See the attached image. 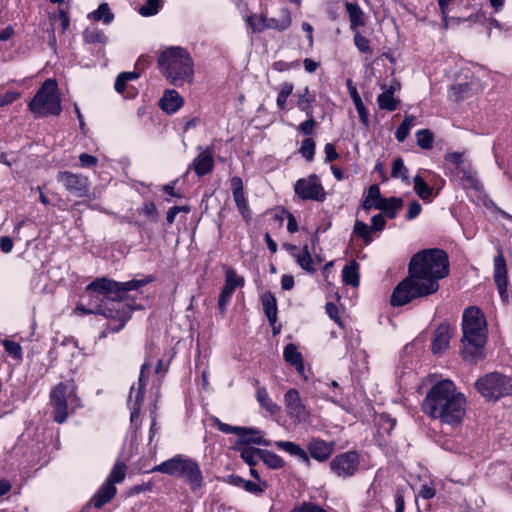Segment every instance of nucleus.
I'll return each instance as SVG.
<instances>
[{
    "label": "nucleus",
    "mask_w": 512,
    "mask_h": 512,
    "mask_svg": "<svg viewBox=\"0 0 512 512\" xmlns=\"http://www.w3.org/2000/svg\"><path fill=\"white\" fill-rule=\"evenodd\" d=\"M307 449L311 457L320 462L326 461L333 452V446L320 439H312Z\"/></svg>",
    "instance_id": "21"
},
{
    "label": "nucleus",
    "mask_w": 512,
    "mask_h": 512,
    "mask_svg": "<svg viewBox=\"0 0 512 512\" xmlns=\"http://www.w3.org/2000/svg\"><path fill=\"white\" fill-rule=\"evenodd\" d=\"M475 388L485 399L496 401L512 395V377L499 372L487 373L476 380Z\"/></svg>",
    "instance_id": "9"
},
{
    "label": "nucleus",
    "mask_w": 512,
    "mask_h": 512,
    "mask_svg": "<svg viewBox=\"0 0 512 512\" xmlns=\"http://www.w3.org/2000/svg\"><path fill=\"white\" fill-rule=\"evenodd\" d=\"M260 460H262L264 464L272 469H279L284 466V460L277 454L268 450L262 449Z\"/></svg>",
    "instance_id": "38"
},
{
    "label": "nucleus",
    "mask_w": 512,
    "mask_h": 512,
    "mask_svg": "<svg viewBox=\"0 0 512 512\" xmlns=\"http://www.w3.org/2000/svg\"><path fill=\"white\" fill-rule=\"evenodd\" d=\"M379 432L389 434L394 428L396 421L387 414H381L376 419Z\"/></svg>",
    "instance_id": "46"
},
{
    "label": "nucleus",
    "mask_w": 512,
    "mask_h": 512,
    "mask_svg": "<svg viewBox=\"0 0 512 512\" xmlns=\"http://www.w3.org/2000/svg\"><path fill=\"white\" fill-rule=\"evenodd\" d=\"M90 16L95 21H103L105 24H109L113 20V14L107 3L100 4L98 9L92 12Z\"/></svg>",
    "instance_id": "41"
},
{
    "label": "nucleus",
    "mask_w": 512,
    "mask_h": 512,
    "mask_svg": "<svg viewBox=\"0 0 512 512\" xmlns=\"http://www.w3.org/2000/svg\"><path fill=\"white\" fill-rule=\"evenodd\" d=\"M292 24L291 12L288 8H282L277 17L268 18V29L283 32Z\"/></svg>",
    "instance_id": "24"
},
{
    "label": "nucleus",
    "mask_w": 512,
    "mask_h": 512,
    "mask_svg": "<svg viewBox=\"0 0 512 512\" xmlns=\"http://www.w3.org/2000/svg\"><path fill=\"white\" fill-rule=\"evenodd\" d=\"M315 97L313 95H310L309 88L305 87L303 90V93L299 95V99L297 101V107L305 112V114L308 117H311V114H313V107L312 103L314 102Z\"/></svg>",
    "instance_id": "34"
},
{
    "label": "nucleus",
    "mask_w": 512,
    "mask_h": 512,
    "mask_svg": "<svg viewBox=\"0 0 512 512\" xmlns=\"http://www.w3.org/2000/svg\"><path fill=\"white\" fill-rule=\"evenodd\" d=\"M116 493V486L104 482L92 497L91 504L96 509H100L101 507L109 503L114 498Z\"/></svg>",
    "instance_id": "23"
},
{
    "label": "nucleus",
    "mask_w": 512,
    "mask_h": 512,
    "mask_svg": "<svg viewBox=\"0 0 512 512\" xmlns=\"http://www.w3.org/2000/svg\"><path fill=\"white\" fill-rule=\"evenodd\" d=\"M157 64L162 75L174 86H182L193 81L194 61L183 47L165 48L158 56Z\"/></svg>",
    "instance_id": "5"
},
{
    "label": "nucleus",
    "mask_w": 512,
    "mask_h": 512,
    "mask_svg": "<svg viewBox=\"0 0 512 512\" xmlns=\"http://www.w3.org/2000/svg\"><path fill=\"white\" fill-rule=\"evenodd\" d=\"M246 21L253 33H261L268 29V17L263 14H252Z\"/></svg>",
    "instance_id": "33"
},
{
    "label": "nucleus",
    "mask_w": 512,
    "mask_h": 512,
    "mask_svg": "<svg viewBox=\"0 0 512 512\" xmlns=\"http://www.w3.org/2000/svg\"><path fill=\"white\" fill-rule=\"evenodd\" d=\"M184 104V100L176 90H166L163 97L159 101L160 108L168 113L173 114L178 111Z\"/></svg>",
    "instance_id": "20"
},
{
    "label": "nucleus",
    "mask_w": 512,
    "mask_h": 512,
    "mask_svg": "<svg viewBox=\"0 0 512 512\" xmlns=\"http://www.w3.org/2000/svg\"><path fill=\"white\" fill-rule=\"evenodd\" d=\"M214 423L215 426L223 433L239 435L241 437L242 442L244 443H254L264 446L271 445V442L264 439L261 435V432L258 430L246 429L238 426H231L221 422L217 418L214 419Z\"/></svg>",
    "instance_id": "16"
},
{
    "label": "nucleus",
    "mask_w": 512,
    "mask_h": 512,
    "mask_svg": "<svg viewBox=\"0 0 512 512\" xmlns=\"http://www.w3.org/2000/svg\"><path fill=\"white\" fill-rule=\"evenodd\" d=\"M462 355L466 361L476 363L484 357L487 324L484 314L477 307L465 309L462 316Z\"/></svg>",
    "instance_id": "4"
},
{
    "label": "nucleus",
    "mask_w": 512,
    "mask_h": 512,
    "mask_svg": "<svg viewBox=\"0 0 512 512\" xmlns=\"http://www.w3.org/2000/svg\"><path fill=\"white\" fill-rule=\"evenodd\" d=\"M372 225L371 229L372 231H381L385 227V219L382 214H377L372 217L371 219Z\"/></svg>",
    "instance_id": "62"
},
{
    "label": "nucleus",
    "mask_w": 512,
    "mask_h": 512,
    "mask_svg": "<svg viewBox=\"0 0 512 512\" xmlns=\"http://www.w3.org/2000/svg\"><path fill=\"white\" fill-rule=\"evenodd\" d=\"M391 176L393 178H400L406 184H409L408 169L405 167L404 162L401 158H396L392 163Z\"/></svg>",
    "instance_id": "39"
},
{
    "label": "nucleus",
    "mask_w": 512,
    "mask_h": 512,
    "mask_svg": "<svg viewBox=\"0 0 512 512\" xmlns=\"http://www.w3.org/2000/svg\"><path fill=\"white\" fill-rule=\"evenodd\" d=\"M153 280L151 275L126 282H117L106 277L97 278L85 289L88 307L79 303L76 311L83 314H99L108 319L107 326L102 332L103 337L109 333L119 332L124 328L132 313V307L126 302V293L138 290Z\"/></svg>",
    "instance_id": "1"
},
{
    "label": "nucleus",
    "mask_w": 512,
    "mask_h": 512,
    "mask_svg": "<svg viewBox=\"0 0 512 512\" xmlns=\"http://www.w3.org/2000/svg\"><path fill=\"white\" fill-rule=\"evenodd\" d=\"M231 190L233 195L244 193L243 182L240 177L234 176L231 179Z\"/></svg>",
    "instance_id": "63"
},
{
    "label": "nucleus",
    "mask_w": 512,
    "mask_h": 512,
    "mask_svg": "<svg viewBox=\"0 0 512 512\" xmlns=\"http://www.w3.org/2000/svg\"><path fill=\"white\" fill-rule=\"evenodd\" d=\"M416 138H417V145L420 148H422V149L432 148L433 135L429 130H427V129L419 130L416 133Z\"/></svg>",
    "instance_id": "47"
},
{
    "label": "nucleus",
    "mask_w": 512,
    "mask_h": 512,
    "mask_svg": "<svg viewBox=\"0 0 512 512\" xmlns=\"http://www.w3.org/2000/svg\"><path fill=\"white\" fill-rule=\"evenodd\" d=\"M416 121L415 116H407L397 128L395 132V137L399 142H403L410 133L411 128L413 127Z\"/></svg>",
    "instance_id": "40"
},
{
    "label": "nucleus",
    "mask_w": 512,
    "mask_h": 512,
    "mask_svg": "<svg viewBox=\"0 0 512 512\" xmlns=\"http://www.w3.org/2000/svg\"><path fill=\"white\" fill-rule=\"evenodd\" d=\"M403 206V200L397 197L384 198L375 209L383 211L390 219L395 218L397 211Z\"/></svg>",
    "instance_id": "27"
},
{
    "label": "nucleus",
    "mask_w": 512,
    "mask_h": 512,
    "mask_svg": "<svg viewBox=\"0 0 512 512\" xmlns=\"http://www.w3.org/2000/svg\"><path fill=\"white\" fill-rule=\"evenodd\" d=\"M415 193L424 201H431L433 189L419 175L413 179Z\"/></svg>",
    "instance_id": "31"
},
{
    "label": "nucleus",
    "mask_w": 512,
    "mask_h": 512,
    "mask_svg": "<svg viewBox=\"0 0 512 512\" xmlns=\"http://www.w3.org/2000/svg\"><path fill=\"white\" fill-rule=\"evenodd\" d=\"M353 103L355 105V108L357 110V113L359 115V118H360L361 122L364 125H368L369 114H368V111L366 110V108L364 106V103H363L362 99L360 98V99L354 101Z\"/></svg>",
    "instance_id": "55"
},
{
    "label": "nucleus",
    "mask_w": 512,
    "mask_h": 512,
    "mask_svg": "<svg viewBox=\"0 0 512 512\" xmlns=\"http://www.w3.org/2000/svg\"><path fill=\"white\" fill-rule=\"evenodd\" d=\"M445 160L455 166L463 178L466 179L471 186L476 187L478 180L469 164L465 163L463 154L460 152H449L445 155Z\"/></svg>",
    "instance_id": "17"
},
{
    "label": "nucleus",
    "mask_w": 512,
    "mask_h": 512,
    "mask_svg": "<svg viewBox=\"0 0 512 512\" xmlns=\"http://www.w3.org/2000/svg\"><path fill=\"white\" fill-rule=\"evenodd\" d=\"M162 0H146L139 8V13L142 16L148 17L156 15L161 7Z\"/></svg>",
    "instance_id": "44"
},
{
    "label": "nucleus",
    "mask_w": 512,
    "mask_h": 512,
    "mask_svg": "<svg viewBox=\"0 0 512 512\" xmlns=\"http://www.w3.org/2000/svg\"><path fill=\"white\" fill-rule=\"evenodd\" d=\"M345 7L349 15L350 29L352 32L359 30V27H363L365 25L364 12L356 3L347 2Z\"/></svg>",
    "instance_id": "25"
},
{
    "label": "nucleus",
    "mask_w": 512,
    "mask_h": 512,
    "mask_svg": "<svg viewBox=\"0 0 512 512\" xmlns=\"http://www.w3.org/2000/svg\"><path fill=\"white\" fill-rule=\"evenodd\" d=\"M261 451L262 449H257L253 447H243L240 450V457L243 459L245 463L252 467L256 465L258 460H260Z\"/></svg>",
    "instance_id": "37"
},
{
    "label": "nucleus",
    "mask_w": 512,
    "mask_h": 512,
    "mask_svg": "<svg viewBox=\"0 0 512 512\" xmlns=\"http://www.w3.org/2000/svg\"><path fill=\"white\" fill-rule=\"evenodd\" d=\"M359 466V455L349 451L336 456L330 462V468L340 478H348L354 475Z\"/></svg>",
    "instance_id": "13"
},
{
    "label": "nucleus",
    "mask_w": 512,
    "mask_h": 512,
    "mask_svg": "<svg viewBox=\"0 0 512 512\" xmlns=\"http://www.w3.org/2000/svg\"><path fill=\"white\" fill-rule=\"evenodd\" d=\"M126 469L127 467L124 463H115L109 475L107 476L105 482L113 486H115V484L117 483H121L125 479Z\"/></svg>",
    "instance_id": "32"
},
{
    "label": "nucleus",
    "mask_w": 512,
    "mask_h": 512,
    "mask_svg": "<svg viewBox=\"0 0 512 512\" xmlns=\"http://www.w3.org/2000/svg\"><path fill=\"white\" fill-rule=\"evenodd\" d=\"M299 152L307 161H312L315 153L314 140L311 138L303 140Z\"/></svg>",
    "instance_id": "50"
},
{
    "label": "nucleus",
    "mask_w": 512,
    "mask_h": 512,
    "mask_svg": "<svg viewBox=\"0 0 512 512\" xmlns=\"http://www.w3.org/2000/svg\"><path fill=\"white\" fill-rule=\"evenodd\" d=\"M466 405L465 395L458 391L453 381L445 379L430 388L423 401L422 409L431 418L455 426L462 422Z\"/></svg>",
    "instance_id": "3"
},
{
    "label": "nucleus",
    "mask_w": 512,
    "mask_h": 512,
    "mask_svg": "<svg viewBox=\"0 0 512 512\" xmlns=\"http://www.w3.org/2000/svg\"><path fill=\"white\" fill-rule=\"evenodd\" d=\"M21 94L16 91H7L0 95V108L7 106L19 99Z\"/></svg>",
    "instance_id": "54"
},
{
    "label": "nucleus",
    "mask_w": 512,
    "mask_h": 512,
    "mask_svg": "<svg viewBox=\"0 0 512 512\" xmlns=\"http://www.w3.org/2000/svg\"><path fill=\"white\" fill-rule=\"evenodd\" d=\"M342 280L346 285L358 287L360 282L359 264L355 260L349 261L342 270Z\"/></svg>",
    "instance_id": "26"
},
{
    "label": "nucleus",
    "mask_w": 512,
    "mask_h": 512,
    "mask_svg": "<svg viewBox=\"0 0 512 512\" xmlns=\"http://www.w3.org/2000/svg\"><path fill=\"white\" fill-rule=\"evenodd\" d=\"M256 399L266 411L271 415L278 414L281 410L280 406L275 403L269 396L268 391L265 387H259L256 392Z\"/></svg>",
    "instance_id": "29"
},
{
    "label": "nucleus",
    "mask_w": 512,
    "mask_h": 512,
    "mask_svg": "<svg viewBox=\"0 0 512 512\" xmlns=\"http://www.w3.org/2000/svg\"><path fill=\"white\" fill-rule=\"evenodd\" d=\"M294 86L290 82H284L280 85L279 93L277 96V106L279 109L284 110L286 107L287 99L292 94Z\"/></svg>",
    "instance_id": "42"
},
{
    "label": "nucleus",
    "mask_w": 512,
    "mask_h": 512,
    "mask_svg": "<svg viewBox=\"0 0 512 512\" xmlns=\"http://www.w3.org/2000/svg\"><path fill=\"white\" fill-rule=\"evenodd\" d=\"M50 20L52 22L56 21V20L60 21V27H61L62 33H65L67 31V29L69 28V24H70L69 17L66 14V12L63 10H60L57 15L51 16Z\"/></svg>",
    "instance_id": "56"
},
{
    "label": "nucleus",
    "mask_w": 512,
    "mask_h": 512,
    "mask_svg": "<svg viewBox=\"0 0 512 512\" xmlns=\"http://www.w3.org/2000/svg\"><path fill=\"white\" fill-rule=\"evenodd\" d=\"M28 106L37 117L59 115L62 108L57 82L53 79L45 80Z\"/></svg>",
    "instance_id": "8"
},
{
    "label": "nucleus",
    "mask_w": 512,
    "mask_h": 512,
    "mask_svg": "<svg viewBox=\"0 0 512 512\" xmlns=\"http://www.w3.org/2000/svg\"><path fill=\"white\" fill-rule=\"evenodd\" d=\"M294 191L303 200L320 201L325 196L324 189L316 175L297 180Z\"/></svg>",
    "instance_id": "14"
},
{
    "label": "nucleus",
    "mask_w": 512,
    "mask_h": 512,
    "mask_svg": "<svg viewBox=\"0 0 512 512\" xmlns=\"http://www.w3.org/2000/svg\"><path fill=\"white\" fill-rule=\"evenodd\" d=\"M422 211V207L419 202L413 201L409 204L408 211H407V219L412 220L416 218Z\"/></svg>",
    "instance_id": "59"
},
{
    "label": "nucleus",
    "mask_w": 512,
    "mask_h": 512,
    "mask_svg": "<svg viewBox=\"0 0 512 512\" xmlns=\"http://www.w3.org/2000/svg\"><path fill=\"white\" fill-rule=\"evenodd\" d=\"M452 335V328L449 324H440L434 332L432 341V351L434 354H440L449 347Z\"/></svg>",
    "instance_id": "18"
},
{
    "label": "nucleus",
    "mask_w": 512,
    "mask_h": 512,
    "mask_svg": "<svg viewBox=\"0 0 512 512\" xmlns=\"http://www.w3.org/2000/svg\"><path fill=\"white\" fill-rule=\"evenodd\" d=\"M3 345H4V348H5V351L13 356L14 358H20L21 357V353H22V348L21 346L14 342V341H11V340H5L3 342Z\"/></svg>",
    "instance_id": "53"
},
{
    "label": "nucleus",
    "mask_w": 512,
    "mask_h": 512,
    "mask_svg": "<svg viewBox=\"0 0 512 512\" xmlns=\"http://www.w3.org/2000/svg\"><path fill=\"white\" fill-rule=\"evenodd\" d=\"M152 471L182 478L192 491H196L204 485L199 464L184 454H177L161 462Z\"/></svg>",
    "instance_id": "6"
},
{
    "label": "nucleus",
    "mask_w": 512,
    "mask_h": 512,
    "mask_svg": "<svg viewBox=\"0 0 512 512\" xmlns=\"http://www.w3.org/2000/svg\"><path fill=\"white\" fill-rule=\"evenodd\" d=\"M283 405L287 416L293 423L303 424L311 420V408L296 388L287 389L283 396Z\"/></svg>",
    "instance_id": "10"
},
{
    "label": "nucleus",
    "mask_w": 512,
    "mask_h": 512,
    "mask_svg": "<svg viewBox=\"0 0 512 512\" xmlns=\"http://www.w3.org/2000/svg\"><path fill=\"white\" fill-rule=\"evenodd\" d=\"M225 270V285L220 293L218 306L222 314L225 313L226 308L232 298V295L236 288L243 287L245 280L242 276L238 275L237 272L230 268L224 267Z\"/></svg>",
    "instance_id": "15"
},
{
    "label": "nucleus",
    "mask_w": 512,
    "mask_h": 512,
    "mask_svg": "<svg viewBox=\"0 0 512 512\" xmlns=\"http://www.w3.org/2000/svg\"><path fill=\"white\" fill-rule=\"evenodd\" d=\"M57 180L74 197H85L89 192V180L86 176L62 171L58 173Z\"/></svg>",
    "instance_id": "11"
},
{
    "label": "nucleus",
    "mask_w": 512,
    "mask_h": 512,
    "mask_svg": "<svg viewBox=\"0 0 512 512\" xmlns=\"http://www.w3.org/2000/svg\"><path fill=\"white\" fill-rule=\"evenodd\" d=\"M141 213L150 220H155L157 216L156 206L153 202H146L141 208Z\"/></svg>",
    "instance_id": "57"
},
{
    "label": "nucleus",
    "mask_w": 512,
    "mask_h": 512,
    "mask_svg": "<svg viewBox=\"0 0 512 512\" xmlns=\"http://www.w3.org/2000/svg\"><path fill=\"white\" fill-rule=\"evenodd\" d=\"M181 211H184V212H189L190 209L186 206H174L172 207L168 213H167V217H166V220L169 224H172L175 220V217L176 215L181 212Z\"/></svg>",
    "instance_id": "61"
},
{
    "label": "nucleus",
    "mask_w": 512,
    "mask_h": 512,
    "mask_svg": "<svg viewBox=\"0 0 512 512\" xmlns=\"http://www.w3.org/2000/svg\"><path fill=\"white\" fill-rule=\"evenodd\" d=\"M49 410L56 423H64L70 412L80 407L75 388L69 383H59L50 392Z\"/></svg>",
    "instance_id": "7"
},
{
    "label": "nucleus",
    "mask_w": 512,
    "mask_h": 512,
    "mask_svg": "<svg viewBox=\"0 0 512 512\" xmlns=\"http://www.w3.org/2000/svg\"><path fill=\"white\" fill-rule=\"evenodd\" d=\"M236 206L245 221L250 219V211L244 193L233 195Z\"/></svg>",
    "instance_id": "51"
},
{
    "label": "nucleus",
    "mask_w": 512,
    "mask_h": 512,
    "mask_svg": "<svg viewBox=\"0 0 512 512\" xmlns=\"http://www.w3.org/2000/svg\"><path fill=\"white\" fill-rule=\"evenodd\" d=\"M378 105L383 110L394 111L398 106V100L394 98L391 91H383L377 97Z\"/></svg>",
    "instance_id": "36"
},
{
    "label": "nucleus",
    "mask_w": 512,
    "mask_h": 512,
    "mask_svg": "<svg viewBox=\"0 0 512 512\" xmlns=\"http://www.w3.org/2000/svg\"><path fill=\"white\" fill-rule=\"evenodd\" d=\"M448 272V258H411L409 275L394 288L391 304L403 306L415 298L435 293L438 280Z\"/></svg>",
    "instance_id": "2"
},
{
    "label": "nucleus",
    "mask_w": 512,
    "mask_h": 512,
    "mask_svg": "<svg viewBox=\"0 0 512 512\" xmlns=\"http://www.w3.org/2000/svg\"><path fill=\"white\" fill-rule=\"evenodd\" d=\"M354 232L366 242L371 240L372 229L366 223L356 220L354 225Z\"/></svg>",
    "instance_id": "52"
},
{
    "label": "nucleus",
    "mask_w": 512,
    "mask_h": 512,
    "mask_svg": "<svg viewBox=\"0 0 512 512\" xmlns=\"http://www.w3.org/2000/svg\"><path fill=\"white\" fill-rule=\"evenodd\" d=\"M147 367V363H144L142 365L138 382L136 385H132L130 389L127 403L129 409L131 410V422H134L135 419L139 417L140 408L144 400L146 385L148 382V378L145 375V370L147 369Z\"/></svg>",
    "instance_id": "12"
},
{
    "label": "nucleus",
    "mask_w": 512,
    "mask_h": 512,
    "mask_svg": "<svg viewBox=\"0 0 512 512\" xmlns=\"http://www.w3.org/2000/svg\"><path fill=\"white\" fill-rule=\"evenodd\" d=\"M316 127V122L313 119V114H311V117H308L306 121L300 124L299 129L305 134L310 135L313 133L314 129Z\"/></svg>",
    "instance_id": "58"
},
{
    "label": "nucleus",
    "mask_w": 512,
    "mask_h": 512,
    "mask_svg": "<svg viewBox=\"0 0 512 512\" xmlns=\"http://www.w3.org/2000/svg\"><path fill=\"white\" fill-rule=\"evenodd\" d=\"M324 152L326 155V161L332 162L338 158V153L333 144L327 143L324 147Z\"/></svg>",
    "instance_id": "64"
},
{
    "label": "nucleus",
    "mask_w": 512,
    "mask_h": 512,
    "mask_svg": "<svg viewBox=\"0 0 512 512\" xmlns=\"http://www.w3.org/2000/svg\"><path fill=\"white\" fill-rule=\"evenodd\" d=\"M384 198L380 194V188L378 185H371L367 191V195L364 198L362 203V208L369 212L372 208H376L378 202L382 201Z\"/></svg>",
    "instance_id": "30"
},
{
    "label": "nucleus",
    "mask_w": 512,
    "mask_h": 512,
    "mask_svg": "<svg viewBox=\"0 0 512 512\" xmlns=\"http://www.w3.org/2000/svg\"><path fill=\"white\" fill-rule=\"evenodd\" d=\"M284 360L290 365H294L297 362L303 360L302 354L298 351L296 345L290 343L288 344L283 351Z\"/></svg>",
    "instance_id": "43"
},
{
    "label": "nucleus",
    "mask_w": 512,
    "mask_h": 512,
    "mask_svg": "<svg viewBox=\"0 0 512 512\" xmlns=\"http://www.w3.org/2000/svg\"><path fill=\"white\" fill-rule=\"evenodd\" d=\"M243 484V489L254 495H261L265 489L267 488L266 481L259 480L258 483H255L250 480H241Z\"/></svg>",
    "instance_id": "45"
},
{
    "label": "nucleus",
    "mask_w": 512,
    "mask_h": 512,
    "mask_svg": "<svg viewBox=\"0 0 512 512\" xmlns=\"http://www.w3.org/2000/svg\"><path fill=\"white\" fill-rule=\"evenodd\" d=\"M299 266L307 272L313 273L322 263V258H296Z\"/></svg>",
    "instance_id": "48"
},
{
    "label": "nucleus",
    "mask_w": 512,
    "mask_h": 512,
    "mask_svg": "<svg viewBox=\"0 0 512 512\" xmlns=\"http://www.w3.org/2000/svg\"><path fill=\"white\" fill-rule=\"evenodd\" d=\"M214 165L211 149H201L198 156L193 161V167L197 175L202 176L209 173Z\"/></svg>",
    "instance_id": "22"
},
{
    "label": "nucleus",
    "mask_w": 512,
    "mask_h": 512,
    "mask_svg": "<svg viewBox=\"0 0 512 512\" xmlns=\"http://www.w3.org/2000/svg\"><path fill=\"white\" fill-rule=\"evenodd\" d=\"M494 281L496 283L500 297L507 298V268L505 258H495L494 260Z\"/></svg>",
    "instance_id": "19"
},
{
    "label": "nucleus",
    "mask_w": 512,
    "mask_h": 512,
    "mask_svg": "<svg viewBox=\"0 0 512 512\" xmlns=\"http://www.w3.org/2000/svg\"><path fill=\"white\" fill-rule=\"evenodd\" d=\"M274 444L280 450H283L289 453L290 455L298 457L303 462L307 464L310 462L308 454L300 445L291 441H276Z\"/></svg>",
    "instance_id": "28"
},
{
    "label": "nucleus",
    "mask_w": 512,
    "mask_h": 512,
    "mask_svg": "<svg viewBox=\"0 0 512 512\" xmlns=\"http://www.w3.org/2000/svg\"><path fill=\"white\" fill-rule=\"evenodd\" d=\"M354 44L361 53H372L369 40L359 30L353 31Z\"/></svg>",
    "instance_id": "49"
},
{
    "label": "nucleus",
    "mask_w": 512,
    "mask_h": 512,
    "mask_svg": "<svg viewBox=\"0 0 512 512\" xmlns=\"http://www.w3.org/2000/svg\"><path fill=\"white\" fill-rule=\"evenodd\" d=\"M79 160L83 167H94L98 163V160L95 156L87 154V153H82L79 156Z\"/></svg>",
    "instance_id": "60"
},
{
    "label": "nucleus",
    "mask_w": 512,
    "mask_h": 512,
    "mask_svg": "<svg viewBox=\"0 0 512 512\" xmlns=\"http://www.w3.org/2000/svg\"><path fill=\"white\" fill-rule=\"evenodd\" d=\"M262 303L268 320L270 323H274L277 316V304L275 297L272 294H266L262 298Z\"/></svg>",
    "instance_id": "35"
}]
</instances>
